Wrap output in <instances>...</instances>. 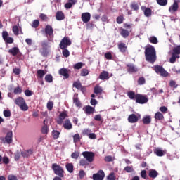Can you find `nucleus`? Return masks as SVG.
<instances>
[{
  "mask_svg": "<svg viewBox=\"0 0 180 180\" xmlns=\"http://www.w3.org/2000/svg\"><path fill=\"white\" fill-rule=\"evenodd\" d=\"M82 155H83L84 158L87 160L90 164L94 162L95 160V153L91 151H84L82 152Z\"/></svg>",
  "mask_w": 180,
  "mask_h": 180,
  "instance_id": "5",
  "label": "nucleus"
},
{
  "mask_svg": "<svg viewBox=\"0 0 180 180\" xmlns=\"http://www.w3.org/2000/svg\"><path fill=\"white\" fill-rule=\"evenodd\" d=\"M82 20L84 23H88L91 20V13L86 12L82 14Z\"/></svg>",
  "mask_w": 180,
  "mask_h": 180,
  "instance_id": "14",
  "label": "nucleus"
},
{
  "mask_svg": "<svg viewBox=\"0 0 180 180\" xmlns=\"http://www.w3.org/2000/svg\"><path fill=\"white\" fill-rule=\"evenodd\" d=\"M141 177L143 178V179H147V171L142 170L141 172Z\"/></svg>",
  "mask_w": 180,
  "mask_h": 180,
  "instance_id": "57",
  "label": "nucleus"
},
{
  "mask_svg": "<svg viewBox=\"0 0 180 180\" xmlns=\"http://www.w3.org/2000/svg\"><path fill=\"white\" fill-rule=\"evenodd\" d=\"M65 168L70 174H72L74 172V164L72 163H66Z\"/></svg>",
  "mask_w": 180,
  "mask_h": 180,
  "instance_id": "27",
  "label": "nucleus"
},
{
  "mask_svg": "<svg viewBox=\"0 0 180 180\" xmlns=\"http://www.w3.org/2000/svg\"><path fill=\"white\" fill-rule=\"evenodd\" d=\"M102 87L99 86H96L94 87V94H96V95H99V94H102Z\"/></svg>",
  "mask_w": 180,
  "mask_h": 180,
  "instance_id": "38",
  "label": "nucleus"
},
{
  "mask_svg": "<svg viewBox=\"0 0 180 180\" xmlns=\"http://www.w3.org/2000/svg\"><path fill=\"white\" fill-rule=\"evenodd\" d=\"M127 96L129 98V99H131L132 101H136V99H137V94H136L134 91H128Z\"/></svg>",
  "mask_w": 180,
  "mask_h": 180,
  "instance_id": "30",
  "label": "nucleus"
},
{
  "mask_svg": "<svg viewBox=\"0 0 180 180\" xmlns=\"http://www.w3.org/2000/svg\"><path fill=\"white\" fill-rule=\"evenodd\" d=\"M140 115L137 116L136 114H131L128 117V122L129 123H137L139 122V118Z\"/></svg>",
  "mask_w": 180,
  "mask_h": 180,
  "instance_id": "13",
  "label": "nucleus"
},
{
  "mask_svg": "<svg viewBox=\"0 0 180 180\" xmlns=\"http://www.w3.org/2000/svg\"><path fill=\"white\" fill-rule=\"evenodd\" d=\"M105 178V172L99 170L97 173L93 174L94 180H103Z\"/></svg>",
  "mask_w": 180,
  "mask_h": 180,
  "instance_id": "11",
  "label": "nucleus"
},
{
  "mask_svg": "<svg viewBox=\"0 0 180 180\" xmlns=\"http://www.w3.org/2000/svg\"><path fill=\"white\" fill-rule=\"evenodd\" d=\"M118 49L120 50V53H126L127 51V45L126 44L121 42L118 44Z\"/></svg>",
  "mask_w": 180,
  "mask_h": 180,
  "instance_id": "22",
  "label": "nucleus"
},
{
  "mask_svg": "<svg viewBox=\"0 0 180 180\" xmlns=\"http://www.w3.org/2000/svg\"><path fill=\"white\" fill-rule=\"evenodd\" d=\"M108 180H116V173L111 172L109 174V175L107 176Z\"/></svg>",
  "mask_w": 180,
  "mask_h": 180,
  "instance_id": "44",
  "label": "nucleus"
},
{
  "mask_svg": "<svg viewBox=\"0 0 180 180\" xmlns=\"http://www.w3.org/2000/svg\"><path fill=\"white\" fill-rule=\"evenodd\" d=\"M73 87L76 88V89H80V88H82V84H81V82H79V81L75 82L73 83Z\"/></svg>",
  "mask_w": 180,
  "mask_h": 180,
  "instance_id": "46",
  "label": "nucleus"
},
{
  "mask_svg": "<svg viewBox=\"0 0 180 180\" xmlns=\"http://www.w3.org/2000/svg\"><path fill=\"white\" fill-rule=\"evenodd\" d=\"M9 54H11L13 57H16V55L20 53L19 48L18 46H14L11 49L8 50Z\"/></svg>",
  "mask_w": 180,
  "mask_h": 180,
  "instance_id": "18",
  "label": "nucleus"
},
{
  "mask_svg": "<svg viewBox=\"0 0 180 180\" xmlns=\"http://www.w3.org/2000/svg\"><path fill=\"white\" fill-rule=\"evenodd\" d=\"M13 32L14 33V34L15 36H18L19 35V27H18V25H14L13 27Z\"/></svg>",
  "mask_w": 180,
  "mask_h": 180,
  "instance_id": "52",
  "label": "nucleus"
},
{
  "mask_svg": "<svg viewBox=\"0 0 180 180\" xmlns=\"http://www.w3.org/2000/svg\"><path fill=\"white\" fill-rule=\"evenodd\" d=\"M41 133L42 134H47V133H49V127L47 124H45L42 127Z\"/></svg>",
  "mask_w": 180,
  "mask_h": 180,
  "instance_id": "48",
  "label": "nucleus"
},
{
  "mask_svg": "<svg viewBox=\"0 0 180 180\" xmlns=\"http://www.w3.org/2000/svg\"><path fill=\"white\" fill-rule=\"evenodd\" d=\"M70 72H71V70H70L65 68H62L58 71L59 75H62V77H64V78H65V79H68V78H70Z\"/></svg>",
  "mask_w": 180,
  "mask_h": 180,
  "instance_id": "10",
  "label": "nucleus"
},
{
  "mask_svg": "<svg viewBox=\"0 0 180 180\" xmlns=\"http://www.w3.org/2000/svg\"><path fill=\"white\" fill-rule=\"evenodd\" d=\"M153 153H154V154H156V155L158 157H164V155L165 154L164 150H161V148H156L154 150Z\"/></svg>",
  "mask_w": 180,
  "mask_h": 180,
  "instance_id": "25",
  "label": "nucleus"
},
{
  "mask_svg": "<svg viewBox=\"0 0 180 180\" xmlns=\"http://www.w3.org/2000/svg\"><path fill=\"white\" fill-rule=\"evenodd\" d=\"M145 58L148 63L154 64L157 61V53L154 46H149L145 49Z\"/></svg>",
  "mask_w": 180,
  "mask_h": 180,
  "instance_id": "1",
  "label": "nucleus"
},
{
  "mask_svg": "<svg viewBox=\"0 0 180 180\" xmlns=\"http://www.w3.org/2000/svg\"><path fill=\"white\" fill-rule=\"evenodd\" d=\"M63 128L65 130H71L72 129V123H71V120L70 119H66L63 123Z\"/></svg>",
  "mask_w": 180,
  "mask_h": 180,
  "instance_id": "15",
  "label": "nucleus"
},
{
  "mask_svg": "<svg viewBox=\"0 0 180 180\" xmlns=\"http://www.w3.org/2000/svg\"><path fill=\"white\" fill-rule=\"evenodd\" d=\"M130 8L133 11H139V4L136 2H132L130 5Z\"/></svg>",
  "mask_w": 180,
  "mask_h": 180,
  "instance_id": "45",
  "label": "nucleus"
},
{
  "mask_svg": "<svg viewBox=\"0 0 180 180\" xmlns=\"http://www.w3.org/2000/svg\"><path fill=\"white\" fill-rule=\"evenodd\" d=\"M124 20V17H123V15H120L117 18L116 22L117 23H118V25H122Z\"/></svg>",
  "mask_w": 180,
  "mask_h": 180,
  "instance_id": "51",
  "label": "nucleus"
},
{
  "mask_svg": "<svg viewBox=\"0 0 180 180\" xmlns=\"http://www.w3.org/2000/svg\"><path fill=\"white\" fill-rule=\"evenodd\" d=\"M45 81L49 84H51L53 82V75L51 74H48L45 76Z\"/></svg>",
  "mask_w": 180,
  "mask_h": 180,
  "instance_id": "35",
  "label": "nucleus"
},
{
  "mask_svg": "<svg viewBox=\"0 0 180 180\" xmlns=\"http://www.w3.org/2000/svg\"><path fill=\"white\" fill-rule=\"evenodd\" d=\"M104 57L106 60H112V53L108 52L105 53Z\"/></svg>",
  "mask_w": 180,
  "mask_h": 180,
  "instance_id": "61",
  "label": "nucleus"
},
{
  "mask_svg": "<svg viewBox=\"0 0 180 180\" xmlns=\"http://www.w3.org/2000/svg\"><path fill=\"white\" fill-rule=\"evenodd\" d=\"M3 161V164H6L8 165L9 164V158L4 156V158H2V160Z\"/></svg>",
  "mask_w": 180,
  "mask_h": 180,
  "instance_id": "62",
  "label": "nucleus"
},
{
  "mask_svg": "<svg viewBox=\"0 0 180 180\" xmlns=\"http://www.w3.org/2000/svg\"><path fill=\"white\" fill-rule=\"evenodd\" d=\"M38 78L43 79V77L46 75V71L44 70H38L37 72Z\"/></svg>",
  "mask_w": 180,
  "mask_h": 180,
  "instance_id": "33",
  "label": "nucleus"
},
{
  "mask_svg": "<svg viewBox=\"0 0 180 180\" xmlns=\"http://www.w3.org/2000/svg\"><path fill=\"white\" fill-rule=\"evenodd\" d=\"M72 42L68 37H64L60 41L59 46L60 49H67L68 46H71Z\"/></svg>",
  "mask_w": 180,
  "mask_h": 180,
  "instance_id": "6",
  "label": "nucleus"
},
{
  "mask_svg": "<svg viewBox=\"0 0 180 180\" xmlns=\"http://www.w3.org/2000/svg\"><path fill=\"white\" fill-rule=\"evenodd\" d=\"M109 72L105 70H103L99 75V79H101V81L109 79Z\"/></svg>",
  "mask_w": 180,
  "mask_h": 180,
  "instance_id": "20",
  "label": "nucleus"
},
{
  "mask_svg": "<svg viewBox=\"0 0 180 180\" xmlns=\"http://www.w3.org/2000/svg\"><path fill=\"white\" fill-rule=\"evenodd\" d=\"M15 105H17V106H19V108L23 112L29 110V106H27V104H26V101H25V98H23V97L17 98L15 100Z\"/></svg>",
  "mask_w": 180,
  "mask_h": 180,
  "instance_id": "2",
  "label": "nucleus"
},
{
  "mask_svg": "<svg viewBox=\"0 0 180 180\" xmlns=\"http://www.w3.org/2000/svg\"><path fill=\"white\" fill-rule=\"evenodd\" d=\"M7 179L8 180H18V177L16 176H15V175L11 174V175H8Z\"/></svg>",
  "mask_w": 180,
  "mask_h": 180,
  "instance_id": "64",
  "label": "nucleus"
},
{
  "mask_svg": "<svg viewBox=\"0 0 180 180\" xmlns=\"http://www.w3.org/2000/svg\"><path fill=\"white\" fill-rule=\"evenodd\" d=\"M142 122L143 124H150L151 123V116L150 115H146L143 117Z\"/></svg>",
  "mask_w": 180,
  "mask_h": 180,
  "instance_id": "29",
  "label": "nucleus"
},
{
  "mask_svg": "<svg viewBox=\"0 0 180 180\" xmlns=\"http://www.w3.org/2000/svg\"><path fill=\"white\" fill-rule=\"evenodd\" d=\"M72 158H74L75 160H78V158L79 157V152H74L71 154Z\"/></svg>",
  "mask_w": 180,
  "mask_h": 180,
  "instance_id": "55",
  "label": "nucleus"
},
{
  "mask_svg": "<svg viewBox=\"0 0 180 180\" xmlns=\"http://www.w3.org/2000/svg\"><path fill=\"white\" fill-rule=\"evenodd\" d=\"M127 70L128 72H129L130 74H131L133 72H137V71H139L137 68H136V66H134V64L129 63L127 65Z\"/></svg>",
  "mask_w": 180,
  "mask_h": 180,
  "instance_id": "16",
  "label": "nucleus"
},
{
  "mask_svg": "<svg viewBox=\"0 0 180 180\" xmlns=\"http://www.w3.org/2000/svg\"><path fill=\"white\" fill-rule=\"evenodd\" d=\"M83 110L86 113V115H92V113L95 112V108L91 105H87L83 108Z\"/></svg>",
  "mask_w": 180,
  "mask_h": 180,
  "instance_id": "19",
  "label": "nucleus"
},
{
  "mask_svg": "<svg viewBox=\"0 0 180 180\" xmlns=\"http://www.w3.org/2000/svg\"><path fill=\"white\" fill-rule=\"evenodd\" d=\"M23 90L22 89V87L20 86H17L14 89V94L15 95H18V94H22Z\"/></svg>",
  "mask_w": 180,
  "mask_h": 180,
  "instance_id": "49",
  "label": "nucleus"
},
{
  "mask_svg": "<svg viewBox=\"0 0 180 180\" xmlns=\"http://www.w3.org/2000/svg\"><path fill=\"white\" fill-rule=\"evenodd\" d=\"M120 35L122 36L124 39H127V37L130 36L129 31L124 28H120Z\"/></svg>",
  "mask_w": 180,
  "mask_h": 180,
  "instance_id": "21",
  "label": "nucleus"
},
{
  "mask_svg": "<svg viewBox=\"0 0 180 180\" xmlns=\"http://www.w3.org/2000/svg\"><path fill=\"white\" fill-rule=\"evenodd\" d=\"M124 171H126V172H133L134 169H133V167L130 166H127L124 168Z\"/></svg>",
  "mask_w": 180,
  "mask_h": 180,
  "instance_id": "60",
  "label": "nucleus"
},
{
  "mask_svg": "<svg viewBox=\"0 0 180 180\" xmlns=\"http://www.w3.org/2000/svg\"><path fill=\"white\" fill-rule=\"evenodd\" d=\"M56 18L57 20H64V19H65L64 13H63V11H58L56 15Z\"/></svg>",
  "mask_w": 180,
  "mask_h": 180,
  "instance_id": "26",
  "label": "nucleus"
},
{
  "mask_svg": "<svg viewBox=\"0 0 180 180\" xmlns=\"http://www.w3.org/2000/svg\"><path fill=\"white\" fill-rule=\"evenodd\" d=\"M150 43H152L153 44H158V39L155 37H151L149 39Z\"/></svg>",
  "mask_w": 180,
  "mask_h": 180,
  "instance_id": "50",
  "label": "nucleus"
},
{
  "mask_svg": "<svg viewBox=\"0 0 180 180\" xmlns=\"http://www.w3.org/2000/svg\"><path fill=\"white\" fill-rule=\"evenodd\" d=\"M155 120H164V115L161 112H157L155 114Z\"/></svg>",
  "mask_w": 180,
  "mask_h": 180,
  "instance_id": "32",
  "label": "nucleus"
},
{
  "mask_svg": "<svg viewBox=\"0 0 180 180\" xmlns=\"http://www.w3.org/2000/svg\"><path fill=\"white\" fill-rule=\"evenodd\" d=\"M65 117H68V114L65 112H60L59 115V120L57 121V123L61 126V124H63V120H64Z\"/></svg>",
  "mask_w": 180,
  "mask_h": 180,
  "instance_id": "17",
  "label": "nucleus"
},
{
  "mask_svg": "<svg viewBox=\"0 0 180 180\" xmlns=\"http://www.w3.org/2000/svg\"><path fill=\"white\" fill-rule=\"evenodd\" d=\"M52 169L56 175L60 178H64V169L57 163L52 164Z\"/></svg>",
  "mask_w": 180,
  "mask_h": 180,
  "instance_id": "3",
  "label": "nucleus"
},
{
  "mask_svg": "<svg viewBox=\"0 0 180 180\" xmlns=\"http://www.w3.org/2000/svg\"><path fill=\"white\" fill-rule=\"evenodd\" d=\"M91 163L89 162L86 159H81L79 161L80 167H86V165H89Z\"/></svg>",
  "mask_w": 180,
  "mask_h": 180,
  "instance_id": "34",
  "label": "nucleus"
},
{
  "mask_svg": "<svg viewBox=\"0 0 180 180\" xmlns=\"http://www.w3.org/2000/svg\"><path fill=\"white\" fill-rule=\"evenodd\" d=\"M149 178H152L153 179H155L157 176H158V172L155 169H150L148 173Z\"/></svg>",
  "mask_w": 180,
  "mask_h": 180,
  "instance_id": "24",
  "label": "nucleus"
},
{
  "mask_svg": "<svg viewBox=\"0 0 180 180\" xmlns=\"http://www.w3.org/2000/svg\"><path fill=\"white\" fill-rule=\"evenodd\" d=\"M84 67V63L82 62H79L73 65L74 70H81Z\"/></svg>",
  "mask_w": 180,
  "mask_h": 180,
  "instance_id": "36",
  "label": "nucleus"
},
{
  "mask_svg": "<svg viewBox=\"0 0 180 180\" xmlns=\"http://www.w3.org/2000/svg\"><path fill=\"white\" fill-rule=\"evenodd\" d=\"M73 141L74 143H79V141H81V136H79V134H75L73 136Z\"/></svg>",
  "mask_w": 180,
  "mask_h": 180,
  "instance_id": "42",
  "label": "nucleus"
},
{
  "mask_svg": "<svg viewBox=\"0 0 180 180\" xmlns=\"http://www.w3.org/2000/svg\"><path fill=\"white\" fill-rule=\"evenodd\" d=\"M173 51L175 54H180V46H178L177 47L174 48L173 49Z\"/></svg>",
  "mask_w": 180,
  "mask_h": 180,
  "instance_id": "63",
  "label": "nucleus"
},
{
  "mask_svg": "<svg viewBox=\"0 0 180 180\" xmlns=\"http://www.w3.org/2000/svg\"><path fill=\"white\" fill-rule=\"evenodd\" d=\"M52 135H53V138L54 139V140H57V139H58V137H60V131H58L57 130H53L52 131Z\"/></svg>",
  "mask_w": 180,
  "mask_h": 180,
  "instance_id": "47",
  "label": "nucleus"
},
{
  "mask_svg": "<svg viewBox=\"0 0 180 180\" xmlns=\"http://www.w3.org/2000/svg\"><path fill=\"white\" fill-rule=\"evenodd\" d=\"M141 9L143 11L144 15L146 16V18H150V16H151L153 12L151 8H146L145 6H142Z\"/></svg>",
  "mask_w": 180,
  "mask_h": 180,
  "instance_id": "12",
  "label": "nucleus"
},
{
  "mask_svg": "<svg viewBox=\"0 0 180 180\" xmlns=\"http://www.w3.org/2000/svg\"><path fill=\"white\" fill-rule=\"evenodd\" d=\"M94 120H96V122H103V119H102V115H101V114L96 115L94 116Z\"/></svg>",
  "mask_w": 180,
  "mask_h": 180,
  "instance_id": "53",
  "label": "nucleus"
},
{
  "mask_svg": "<svg viewBox=\"0 0 180 180\" xmlns=\"http://www.w3.org/2000/svg\"><path fill=\"white\" fill-rule=\"evenodd\" d=\"M178 8H179L178 4L174 1L173 5H172L171 7L169 8V12H176V11H178Z\"/></svg>",
  "mask_w": 180,
  "mask_h": 180,
  "instance_id": "31",
  "label": "nucleus"
},
{
  "mask_svg": "<svg viewBox=\"0 0 180 180\" xmlns=\"http://www.w3.org/2000/svg\"><path fill=\"white\" fill-rule=\"evenodd\" d=\"M82 133L83 136H89L90 133H91V129H84Z\"/></svg>",
  "mask_w": 180,
  "mask_h": 180,
  "instance_id": "58",
  "label": "nucleus"
},
{
  "mask_svg": "<svg viewBox=\"0 0 180 180\" xmlns=\"http://www.w3.org/2000/svg\"><path fill=\"white\" fill-rule=\"evenodd\" d=\"M44 32L46 37H49V39L54 38V34H53V32H54V30L53 29V27H51V25H46Z\"/></svg>",
  "mask_w": 180,
  "mask_h": 180,
  "instance_id": "9",
  "label": "nucleus"
},
{
  "mask_svg": "<svg viewBox=\"0 0 180 180\" xmlns=\"http://www.w3.org/2000/svg\"><path fill=\"white\" fill-rule=\"evenodd\" d=\"M176 58H179V56L172 53V56L169 59V63L174 64L176 61Z\"/></svg>",
  "mask_w": 180,
  "mask_h": 180,
  "instance_id": "37",
  "label": "nucleus"
},
{
  "mask_svg": "<svg viewBox=\"0 0 180 180\" xmlns=\"http://www.w3.org/2000/svg\"><path fill=\"white\" fill-rule=\"evenodd\" d=\"M32 154H33V149H29L27 150H24V151L21 152V155L24 158H27L30 157V155H32Z\"/></svg>",
  "mask_w": 180,
  "mask_h": 180,
  "instance_id": "23",
  "label": "nucleus"
},
{
  "mask_svg": "<svg viewBox=\"0 0 180 180\" xmlns=\"http://www.w3.org/2000/svg\"><path fill=\"white\" fill-rule=\"evenodd\" d=\"M61 50H63L62 54H63V57H65L66 58L70 57V51H68V49H67V48L61 49Z\"/></svg>",
  "mask_w": 180,
  "mask_h": 180,
  "instance_id": "39",
  "label": "nucleus"
},
{
  "mask_svg": "<svg viewBox=\"0 0 180 180\" xmlns=\"http://www.w3.org/2000/svg\"><path fill=\"white\" fill-rule=\"evenodd\" d=\"M40 53L43 57H47V56H49V51L46 48H41L40 49Z\"/></svg>",
  "mask_w": 180,
  "mask_h": 180,
  "instance_id": "40",
  "label": "nucleus"
},
{
  "mask_svg": "<svg viewBox=\"0 0 180 180\" xmlns=\"http://www.w3.org/2000/svg\"><path fill=\"white\" fill-rule=\"evenodd\" d=\"M157 4L160 6H166L168 4V0H156Z\"/></svg>",
  "mask_w": 180,
  "mask_h": 180,
  "instance_id": "41",
  "label": "nucleus"
},
{
  "mask_svg": "<svg viewBox=\"0 0 180 180\" xmlns=\"http://www.w3.org/2000/svg\"><path fill=\"white\" fill-rule=\"evenodd\" d=\"M89 74V70L86 68H83L81 70L80 75L81 77H86V75H88Z\"/></svg>",
  "mask_w": 180,
  "mask_h": 180,
  "instance_id": "43",
  "label": "nucleus"
},
{
  "mask_svg": "<svg viewBox=\"0 0 180 180\" xmlns=\"http://www.w3.org/2000/svg\"><path fill=\"white\" fill-rule=\"evenodd\" d=\"M53 105L54 103H53V101H49L46 105L48 110H53Z\"/></svg>",
  "mask_w": 180,
  "mask_h": 180,
  "instance_id": "56",
  "label": "nucleus"
},
{
  "mask_svg": "<svg viewBox=\"0 0 180 180\" xmlns=\"http://www.w3.org/2000/svg\"><path fill=\"white\" fill-rule=\"evenodd\" d=\"M12 137H13V133L12 131H9L6 134L5 138L0 137L1 141L4 143V144H11L12 143Z\"/></svg>",
  "mask_w": 180,
  "mask_h": 180,
  "instance_id": "8",
  "label": "nucleus"
},
{
  "mask_svg": "<svg viewBox=\"0 0 180 180\" xmlns=\"http://www.w3.org/2000/svg\"><path fill=\"white\" fill-rule=\"evenodd\" d=\"M73 103H75L77 108H80L82 104L81 101H79V99L78 98V94H76L73 96Z\"/></svg>",
  "mask_w": 180,
  "mask_h": 180,
  "instance_id": "28",
  "label": "nucleus"
},
{
  "mask_svg": "<svg viewBox=\"0 0 180 180\" xmlns=\"http://www.w3.org/2000/svg\"><path fill=\"white\" fill-rule=\"evenodd\" d=\"M136 102L140 105H144V103H147V102H148V97L140 94H136Z\"/></svg>",
  "mask_w": 180,
  "mask_h": 180,
  "instance_id": "7",
  "label": "nucleus"
},
{
  "mask_svg": "<svg viewBox=\"0 0 180 180\" xmlns=\"http://www.w3.org/2000/svg\"><path fill=\"white\" fill-rule=\"evenodd\" d=\"M159 110L162 112V113H167L168 112V108L165 106H162L159 108Z\"/></svg>",
  "mask_w": 180,
  "mask_h": 180,
  "instance_id": "59",
  "label": "nucleus"
},
{
  "mask_svg": "<svg viewBox=\"0 0 180 180\" xmlns=\"http://www.w3.org/2000/svg\"><path fill=\"white\" fill-rule=\"evenodd\" d=\"M153 69L156 74H160L161 77H168V72H167V70H165L162 66L158 65H155L153 67Z\"/></svg>",
  "mask_w": 180,
  "mask_h": 180,
  "instance_id": "4",
  "label": "nucleus"
},
{
  "mask_svg": "<svg viewBox=\"0 0 180 180\" xmlns=\"http://www.w3.org/2000/svg\"><path fill=\"white\" fill-rule=\"evenodd\" d=\"M39 25H40V22L38 20H34L32 22V27H34L36 29L37 27H39Z\"/></svg>",
  "mask_w": 180,
  "mask_h": 180,
  "instance_id": "54",
  "label": "nucleus"
}]
</instances>
